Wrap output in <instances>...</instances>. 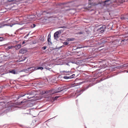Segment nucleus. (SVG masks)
Here are the masks:
<instances>
[{
	"label": "nucleus",
	"instance_id": "obj_38",
	"mask_svg": "<svg viewBox=\"0 0 128 128\" xmlns=\"http://www.w3.org/2000/svg\"><path fill=\"white\" fill-rule=\"evenodd\" d=\"M30 32H29L28 34H27L24 37L25 38H26L28 36Z\"/></svg>",
	"mask_w": 128,
	"mask_h": 128
},
{
	"label": "nucleus",
	"instance_id": "obj_19",
	"mask_svg": "<svg viewBox=\"0 0 128 128\" xmlns=\"http://www.w3.org/2000/svg\"><path fill=\"white\" fill-rule=\"evenodd\" d=\"M29 70H28V68L26 69H24L22 70L21 72H24L26 73H28L29 72Z\"/></svg>",
	"mask_w": 128,
	"mask_h": 128
},
{
	"label": "nucleus",
	"instance_id": "obj_40",
	"mask_svg": "<svg viewBox=\"0 0 128 128\" xmlns=\"http://www.w3.org/2000/svg\"><path fill=\"white\" fill-rule=\"evenodd\" d=\"M46 46H44L42 48L43 50H45L46 49Z\"/></svg>",
	"mask_w": 128,
	"mask_h": 128
},
{
	"label": "nucleus",
	"instance_id": "obj_41",
	"mask_svg": "<svg viewBox=\"0 0 128 128\" xmlns=\"http://www.w3.org/2000/svg\"><path fill=\"white\" fill-rule=\"evenodd\" d=\"M80 55L82 56H84V54L83 52H82L81 54H80Z\"/></svg>",
	"mask_w": 128,
	"mask_h": 128
},
{
	"label": "nucleus",
	"instance_id": "obj_20",
	"mask_svg": "<svg viewBox=\"0 0 128 128\" xmlns=\"http://www.w3.org/2000/svg\"><path fill=\"white\" fill-rule=\"evenodd\" d=\"M68 2V3H61V4H58V5L59 6H61L62 4H72L73 3V2Z\"/></svg>",
	"mask_w": 128,
	"mask_h": 128
},
{
	"label": "nucleus",
	"instance_id": "obj_46",
	"mask_svg": "<svg viewBox=\"0 0 128 128\" xmlns=\"http://www.w3.org/2000/svg\"><path fill=\"white\" fill-rule=\"evenodd\" d=\"M25 43V41H23L22 42V44H24Z\"/></svg>",
	"mask_w": 128,
	"mask_h": 128
},
{
	"label": "nucleus",
	"instance_id": "obj_31",
	"mask_svg": "<svg viewBox=\"0 0 128 128\" xmlns=\"http://www.w3.org/2000/svg\"><path fill=\"white\" fill-rule=\"evenodd\" d=\"M26 101H22L21 102V104H22L23 103H24L23 105H24L26 104Z\"/></svg>",
	"mask_w": 128,
	"mask_h": 128
},
{
	"label": "nucleus",
	"instance_id": "obj_30",
	"mask_svg": "<svg viewBox=\"0 0 128 128\" xmlns=\"http://www.w3.org/2000/svg\"><path fill=\"white\" fill-rule=\"evenodd\" d=\"M30 26L32 28H34L35 27L36 25L34 24H32L30 25Z\"/></svg>",
	"mask_w": 128,
	"mask_h": 128
},
{
	"label": "nucleus",
	"instance_id": "obj_45",
	"mask_svg": "<svg viewBox=\"0 0 128 128\" xmlns=\"http://www.w3.org/2000/svg\"><path fill=\"white\" fill-rule=\"evenodd\" d=\"M2 24H0V28H2Z\"/></svg>",
	"mask_w": 128,
	"mask_h": 128
},
{
	"label": "nucleus",
	"instance_id": "obj_9",
	"mask_svg": "<svg viewBox=\"0 0 128 128\" xmlns=\"http://www.w3.org/2000/svg\"><path fill=\"white\" fill-rule=\"evenodd\" d=\"M62 72L64 74L68 76L71 75L70 74H72L71 71H66L65 70H63L62 71Z\"/></svg>",
	"mask_w": 128,
	"mask_h": 128
},
{
	"label": "nucleus",
	"instance_id": "obj_21",
	"mask_svg": "<svg viewBox=\"0 0 128 128\" xmlns=\"http://www.w3.org/2000/svg\"><path fill=\"white\" fill-rule=\"evenodd\" d=\"M7 1L9 2H13V4H16V2L18 1L17 0H8Z\"/></svg>",
	"mask_w": 128,
	"mask_h": 128
},
{
	"label": "nucleus",
	"instance_id": "obj_27",
	"mask_svg": "<svg viewBox=\"0 0 128 128\" xmlns=\"http://www.w3.org/2000/svg\"><path fill=\"white\" fill-rule=\"evenodd\" d=\"M14 46H8V48H6L7 50H9L10 49H12L13 48H14Z\"/></svg>",
	"mask_w": 128,
	"mask_h": 128
},
{
	"label": "nucleus",
	"instance_id": "obj_1",
	"mask_svg": "<svg viewBox=\"0 0 128 128\" xmlns=\"http://www.w3.org/2000/svg\"><path fill=\"white\" fill-rule=\"evenodd\" d=\"M128 0H106L104 1V4L108 5L110 4L111 3L112 6L114 7H116L122 4L126 1Z\"/></svg>",
	"mask_w": 128,
	"mask_h": 128
},
{
	"label": "nucleus",
	"instance_id": "obj_22",
	"mask_svg": "<svg viewBox=\"0 0 128 128\" xmlns=\"http://www.w3.org/2000/svg\"><path fill=\"white\" fill-rule=\"evenodd\" d=\"M7 1L9 2H13V4H16V2L18 1L17 0H8Z\"/></svg>",
	"mask_w": 128,
	"mask_h": 128
},
{
	"label": "nucleus",
	"instance_id": "obj_42",
	"mask_svg": "<svg viewBox=\"0 0 128 128\" xmlns=\"http://www.w3.org/2000/svg\"><path fill=\"white\" fill-rule=\"evenodd\" d=\"M104 29H103L102 30H101L100 31V32L101 33L103 32L104 31Z\"/></svg>",
	"mask_w": 128,
	"mask_h": 128
},
{
	"label": "nucleus",
	"instance_id": "obj_37",
	"mask_svg": "<svg viewBox=\"0 0 128 128\" xmlns=\"http://www.w3.org/2000/svg\"><path fill=\"white\" fill-rule=\"evenodd\" d=\"M4 40V38L3 37H0V42Z\"/></svg>",
	"mask_w": 128,
	"mask_h": 128
},
{
	"label": "nucleus",
	"instance_id": "obj_55",
	"mask_svg": "<svg viewBox=\"0 0 128 128\" xmlns=\"http://www.w3.org/2000/svg\"><path fill=\"white\" fill-rule=\"evenodd\" d=\"M70 6H69V7H70Z\"/></svg>",
	"mask_w": 128,
	"mask_h": 128
},
{
	"label": "nucleus",
	"instance_id": "obj_50",
	"mask_svg": "<svg viewBox=\"0 0 128 128\" xmlns=\"http://www.w3.org/2000/svg\"><path fill=\"white\" fill-rule=\"evenodd\" d=\"M73 6H76V5H72Z\"/></svg>",
	"mask_w": 128,
	"mask_h": 128
},
{
	"label": "nucleus",
	"instance_id": "obj_8",
	"mask_svg": "<svg viewBox=\"0 0 128 128\" xmlns=\"http://www.w3.org/2000/svg\"><path fill=\"white\" fill-rule=\"evenodd\" d=\"M28 52L27 49L26 48H23L21 49L19 51V52L20 53L22 54H24L27 52Z\"/></svg>",
	"mask_w": 128,
	"mask_h": 128
},
{
	"label": "nucleus",
	"instance_id": "obj_10",
	"mask_svg": "<svg viewBox=\"0 0 128 128\" xmlns=\"http://www.w3.org/2000/svg\"><path fill=\"white\" fill-rule=\"evenodd\" d=\"M123 36L124 37V38L121 40L120 44H124L126 43V42L127 40H128V38L126 37H125L124 35H123Z\"/></svg>",
	"mask_w": 128,
	"mask_h": 128
},
{
	"label": "nucleus",
	"instance_id": "obj_44",
	"mask_svg": "<svg viewBox=\"0 0 128 128\" xmlns=\"http://www.w3.org/2000/svg\"><path fill=\"white\" fill-rule=\"evenodd\" d=\"M23 29V28H20L19 29H18V30H22Z\"/></svg>",
	"mask_w": 128,
	"mask_h": 128
},
{
	"label": "nucleus",
	"instance_id": "obj_34",
	"mask_svg": "<svg viewBox=\"0 0 128 128\" xmlns=\"http://www.w3.org/2000/svg\"><path fill=\"white\" fill-rule=\"evenodd\" d=\"M124 37L128 38V32L127 33L124 34Z\"/></svg>",
	"mask_w": 128,
	"mask_h": 128
},
{
	"label": "nucleus",
	"instance_id": "obj_36",
	"mask_svg": "<svg viewBox=\"0 0 128 128\" xmlns=\"http://www.w3.org/2000/svg\"><path fill=\"white\" fill-rule=\"evenodd\" d=\"M68 43L66 42H64V44L65 45H67L68 44Z\"/></svg>",
	"mask_w": 128,
	"mask_h": 128
},
{
	"label": "nucleus",
	"instance_id": "obj_24",
	"mask_svg": "<svg viewBox=\"0 0 128 128\" xmlns=\"http://www.w3.org/2000/svg\"><path fill=\"white\" fill-rule=\"evenodd\" d=\"M126 66V64H124L122 66H120L119 67L118 66L117 68H123L124 67H125Z\"/></svg>",
	"mask_w": 128,
	"mask_h": 128
},
{
	"label": "nucleus",
	"instance_id": "obj_16",
	"mask_svg": "<svg viewBox=\"0 0 128 128\" xmlns=\"http://www.w3.org/2000/svg\"><path fill=\"white\" fill-rule=\"evenodd\" d=\"M21 46L20 44H18L16 45L14 47L16 50H18L20 48Z\"/></svg>",
	"mask_w": 128,
	"mask_h": 128
},
{
	"label": "nucleus",
	"instance_id": "obj_33",
	"mask_svg": "<svg viewBox=\"0 0 128 128\" xmlns=\"http://www.w3.org/2000/svg\"><path fill=\"white\" fill-rule=\"evenodd\" d=\"M66 28V27L65 26H60L59 27V28Z\"/></svg>",
	"mask_w": 128,
	"mask_h": 128
},
{
	"label": "nucleus",
	"instance_id": "obj_26",
	"mask_svg": "<svg viewBox=\"0 0 128 128\" xmlns=\"http://www.w3.org/2000/svg\"><path fill=\"white\" fill-rule=\"evenodd\" d=\"M40 40L42 42H43L44 40V37L43 36H41L40 38Z\"/></svg>",
	"mask_w": 128,
	"mask_h": 128
},
{
	"label": "nucleus",
	"instance_id": "obj_53",
	"mask_svg": "<svg viewBox=\"0 0 128 128\" xmlns=\"http://www.w3.org/2000/svg\"><path fill=\"white\" fill-rule=\"evenodd\" d=\"M66 7H68V6H66Z\"/></svg>",
	"mask_w": 128,
	"mask_h": 128
},
{
	"label": "nucleus",
	"instance_id": "obj_18",
	"mask_svg": "<svg viewBox=\"0 0 128 128\" xmlns=\"http://www.w3.org/2000/svg\"><path fill=\"white\" fill-rule=\"evenodd\" d=\"M106 28V27L105 26H103L100 28H99L97 30L98 31H99L101 30H102L103 29H105Z\"/></svg>",
	"mask_w": 128,
	"mask_h": 128
},
{
	"label": "nucleus",
	"instance_id": "obj_29",
	"mask_svg": "<svg viewBox=\"0 0 128 128\" xmlns=\"http://www.w3.org/2000/svg\"><path fill=\"white\" fill-rule=\"evenodd\" d=\"M60 97V96H55L54 98L53 97L54 100H54H56L58 98Z\"/></svg>",
	"mask_w": 128,
	"mask_h": 128
},
{
	"label": "nucleus",
	"instance_id": "obj_52",
	"mask_svg": "<svg viewBox=\"0 0 128 128\" xmlns=\"http://www.w3.org/2000/svg\"><path fill=\"white\" fill-rule=\"evenodd\" d=\"M62 46H60V48H62Z\"/></svg>",
	"mask_w": 128,
	"mask_h": 128
},
{
	"label": "nucleus",
	"instance_id": "obj_11",
	"mask_svg": "<svg viewBox=\"0 0 128 128\" xmlns=\"http://www.w3.org/2000/svg\"><path fill=\"white\" fill-rule=\"evenodd\" d=\"M35 17L34 15H30L28 16L27 18L29 20H34Z\"/></svg>",
	"mask_w": 128,
	"mask_h": 128
},
{
	"label": "nucleus",
	"instance_id": "obj_51",
	"mask_svg": "<svg viewBox=\"0 0 128 128\" xmlns=\"http://www.w3.org/2000/svg\"><path fill=\"white\" fill-rule=\"evenodd\" d=\"M75 85H76V84H75ZM77 86V85H74V86Z\"/></svg>",
	"mask_w": 128,
	"mask_h": 128
},
{
	"label": "nucleus",
	"instance_id": "obj_4",
	"mask_svg": "<svg viewBox=\"0 0 128 128\" xmlns=\"http://www.w3.org/2000/svg\"><path fill=\"white\" fill-rule=\"evenodd\" d=\"M42 66L44 68H46L48 70H50L51 68H50L51 65L48 63L44 62L42 64Z\"/></svg>",
	"mask_w": 128,
	"mask_h": 128
},
{
	"label": "nucleus",
	"instance_id": "obj_54",
	"mask_svg": "<svg viewBox=\"0 0 128 128\" xmlns=\"http://www.w3.org/2000/svg\"><path fill=\"white\" fill-rule=\"evenodd\" d=\"M127 72H128V71Z\"/></svg>",
	"mask_w": 128,
	"mask_h": 128
},
{
	"label": "nucleus",
	"instance_id": "obj_17",
	"mask_svg": "<svg viewBox=\"0 0 128 128\" xmlns=\"http://www.w3.org/2000/svg\"><path fill=\"white\" fill-rule=\"evenodd\" d=\"M89 87L90 86H87L85 88H84L81 89L80 90V92H82L81 93H82L85 90H86L88 89Z\"/></svg>",
	"mask_w": 128,
	"mask_h": 128
},
{
	"label": "nucleus",
	"instance_id": "obj_15",
	"mask_svg": "<svg viewBox=\"0 0 128 128\" xmlns=\"http://www.w3.org/2000/svg\"><path fill=\"white\" fill-rule=\"evenodd\" d=\"M61 92L62 91H64V92L65 91H66L68 89V88H66L64 87H61Z\"/></svg>",
	"mask_w": 128,
	"mask_h": 128
},
{
	"label": "nucleus",
	"instance_id": "obj_13",
	"mask_svg": "<svg viewBox=\"0 0 128 128\" xmlns=\"http://www.w3.org/2000/svg\"><path fill=\"white\" fill-rule=\"evenodd\" d=\"M28 70H29V72H31L35 70V68L34 67H31L28 68Z\"/></svg>",
	"mask_w": 128,
	"mask_h": 128
},
{
	"label": "nucleus",
	"instance_id": "obj_2",
	"mask_svg": "<svg viewBox=\"0 0 128 128\" xmlns=\"http://www.w3.org/2000/svg\"><path fill=\"white\" fill-rule=\"evenodd\" d=\"M61 87H59L57 88L52 89L48 91V92L50 94H53L57 93H60V94L62 95L64 93V92H61Z\"/></svg>",
	"mask_w": 128,
	"mask_h": 128
},
{
	"label": "nucleus",
	"instance_id": "obj_49",
	"mask_svg": "<svg viewBox=\"0 0 128 128\" xmlns=\"http://www.w3.org/2000/svg\"><path fill=\"white\" fill-rule=\"evenodd\" d=\"M71 62L72 63H74L73 62Z\"/></svg>",
	"mask_w": 128,
	"mask_h": 128
},
{
	"label": "nucleus",
	"instance_id": "obj_7",
	"mask_svg": "<svg viewBox=\"0 0 128 128\" xmlns=\"http://www.w3.org/2000/svg\"><path fill=\"white\" fill-rule=\"evenodd\" d=\"M75 76L74 74H72L69 76H64L63 77V78L65 79H71L74 78Z\"/></svg>",
	"mask_w": 128,
	"mask_h": 128
},
{
	"label": "nucleus",
	"instance_id": "obj_23",
	"mask_svg": "<svg viewBox=\"0 0 128 128\" xmlns=\"http://www.w3.org/2000/svg\"><path fill=\"white\" fill-rule=\"evenodd\" d=\"M35 68V70H41L43 69V68L42 67H38L37 68Z\"/></svg>",
	"mask_w": 128,
	"mask_h": 128
},
{
	"label": "nucleus",
	"instance_id": "obj_25",
	"mask_svg": "<svg viewBox=\"0 0 128 128\" xmlns=\"http://www.w3.org/2000/svg\"><path fill=\"white\" fill-rule=\"evenodd\" d=\"M9 72L12 73L13 74H16V70H12L10 71Z\"/></svg>",
	"mask_w": 128,
	"mask_h": 128
},
{
	"label": "nucleus",
	"instance_id": "obj_3",
	"mask_svg": "<svg viewBox=\"0 0 128 128\" xmlns=\"http://www.w3.org/2000/svg\"><path fill=\"white\" fill-rule=\"evenodd\" d=\"M23 96H25L26 99H30L33 98L34 96L33 92H29L27 94H23Z\"/></svg>",
	"mask_w": 128,
	"mask_h": 128
},
{
	"label": "nucleus",
	"instance_id": "obj_56",
	"mask_svg": "<svg viewBox=\"0 0 128 128\" xmlns=\"http://www.w3.org/2000/svg\"><path fill=\"white\" fill-rule=\"evenodd\" d=\"M127 31H128V30H127Z\"/></svg>",
	"mask_w": 128,
	"mask_h": 128
},
{
	"label": "nucleus",
	"instance_id": "obj_12",
	"mask_svg": "<svg viewBox=\"0 0 128 128\" xmlns=\"http://www.w3.org/2000/svg\"><path fill=\"white\" fill-rule=\"evenodd\" d=\"M47 41L48 44L49 45H50L52 44V42H51V40L50 39V34H48V36Z\"/></svg>",
	"mask_w": 128,
	"mask_h": 128
},
{
	"label": "nucleus",
	"instance_id": "obj_47",
	"mask_svg": "<svg viewBox=\"0 0 128 128\" xmlns=\"http://www.w3.org/2000/svg\"><path fill=\"white\" fill-rule=\"evenodd\" d=\"M83 82H82L79 83V84H78V85H80V84H82Z\"/></svg>",
	"mask_w": 128,
	"mask_h": 128
},
{
	"label": "nucleus",
	"instance_id": "obj_48",
	"mask_svg": "<svg viewBox=\"0 0 128 128\" xmlns=\"http://www.w3.org/2000/svg\"><path fill=\"white\" fill-rule=\"evenodd\" d=\"M84 47H88V46H84Z\"/></svg>",
	"mask_w": 128,
	"mask_h": 128
},
{
	"label": "nucleus",
	"instance_id": "obj_5",
	"mask_svg": "<svg viewBox=\"0 0 128 128\" xmlns=\"http://www.w3.org/2000/svg\"><path fill=\"white\" fill-rule=\"evenodd\" d=\"M52 12H50L44 11L43 12L42 14L44 15V16H46L47 18H49L50 17L49 15Z\"/></svg>",
	"mask_w": 128,
	"mask_h": 128
},
{
	"label": "nucleus",
	"instance_id": "obj_32",
	"mask_svg": "<svg viewBox=\"0 0 128 128\" xmlns=\"http://www.w3.org/2000/svg\"><path fill=\"white\" fill-rule=\"evenodd\" d=\"M68 41H72L74 40H75L74 38H68Z\"/></svg>",
	"mask_w": 128,
	"mask_h": 128
},
{
	"label": "nucleus",
	"instance_id": "obj_14",
	"mask_svg": "<svg viewBox=\"0 0 128 128\" xmlns=\"http://www.w3.org/2000/svg\"><path fill=\"white\" fill-rule=\"evenodd\" d=\"M23 94H21L19 96L17 97H15V98H14L15 99L14 100H18L20 98H21V97H23Z\"/></svg>",
	"mask_w": 128,
	"mask_h": 128
},
{
	"label": "nucleus",
	"instance_id": "obj_35",
	"mask_svg": "<svg viewBox=\"0 0 128 128\" xmlns=\"http://www.w3.org/2000/svg\"><path fill=\"white\" fill-rule=\"evenodd\" d=\"M84 48V47L80 46H78L77 47L76 49H78V48Z\"/></svg>",
	"mask_w": 128,
	"mask_h": 128
},
{
	"label": "nucleus",
	"instance_id": "obj_6",
	"mask_svg": "<svg viewBox=\"0 0 128 128\" xmlns=\"http://www.w3.org/2000/svg\"><path fill=\"white\" fill-rule=\"evenodd\" d=\"M60 33H61V31L60 30L56 32L54 34V39L56 40H58V39L59 38L58 35Z\"/></svg>",
	"mask_w": 128,
	"mask_h": 128
},
{
	"label": "nucleus",
	"instance_id": "obj_43",
	"mask_svg": "<svg viewBox=\"0 0 128 128\" xmlns=\"http://www.w3.org/2000/svg\"><path fill=\"white\" fill-rule=\"evenodd\" d=\"M80 90V91H79V92L80 93V94H78V95L77 96H78L79 95H80V94L82 93V92H80V90ZM78 94H79V93H78Z\"/></svg>",
	"mask_w": 128,
	"mask_h": 128
},
{
	"label": "nucleus",
	"instance_id": "obj_28",
	"mask_svg": "<svg viewBox=\"0 0 128 128\" xmlns=\"http://www.w3.org/2000/svg\"><path fill=\"white\" fill-rule=\"evenodd\" d=\"M5 104V102H0V105L4 106Z\"/></svg>",
	"mask_w": 128,
	"mask_h": 128
},
{
	"label": "nucleus",
	"instance_id": "obj_39",
	"mask_svg": "<svg viewBox=\"0 0 128 128\" xmlns=\"http://www.w3.org/2000/svg\"><path fill=\"white\" fill-rule=\"evenodd\" d=\"M27 58L26 57H24V58L23 59V60H21V62H22L26 58Z\"/></svg>",
	"mask_w": 128,
	"mask_h": 128
}]
</instances>
